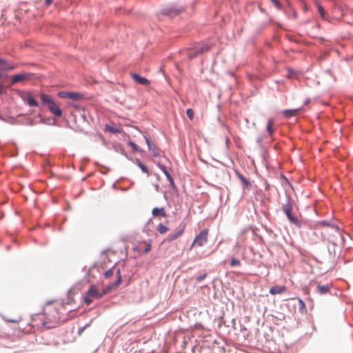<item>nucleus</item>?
Masks as SVG:
<instances>
[{
	"label": "nucleus",
	"instance_id": "19",
	"mask_svg": "<svg viewBox=\"0 0 353 353\" xmlns=\"http://www.w3.org/2000/svg\"><path fill=\"white\" fill-rule=\"evenodd\" d=\"M205 162L206 163L210 164V165H212V167H214V168H218L219 165L223 164V163H221V161H219L218 160L214 159L212 157L210 158L209 160L205 161Z\"/></svg>",
	"mask_w": 353,
	"mask_h": 353
},
{
	"label": "nucleus",
	"instance_id": "8",
	"mask_svg": "<svg viewBox=\"0 0 353 353\" xmlns=\"http://www.w3.org/2000/svg\"><path fill=\"white\" fill-rule=\"evenodd\" d=\"M131 77L137 83L141 85H148L150 84V81L148 79L142 77L136 73H132Z\"/></svg>",
	"mask_w": 353,
	"mask_h": 353
},
{
	"label": "nucleus",
	"instance_id": "27",
	"mask_svg": "<svg viewBox=\"0 0 353 353\" xmlns=\"http://www.w3.org/2000/svg\"><path fill=\"white\" fill-rule=\"evenodd\" d=\"M237 176L239 179L241 180V181L245 185L248 186L250 185L249 181L248 179L244 177L243 175L240 174L239 173H237Z\"/></svg>",
	"mask_w": 353,
	"mask_h": 353
},
{
	"label": "nucleus",
	"instance_id": "15",
	"mask_svg": "<svg viewBox=\"0 0 353 353\" xmlns=\"http://www.w3.org/2000/svg\"><path fill=\"white\" fill-rule=\"evenodd\" d=\"M210 47L208 45H205V46H203L202 47H199L196 49V53H194V54L192 53L190 54V57L194 58L197 54H203L204 52H208L210 50Z\"/></svg>",
	"mask_w": 353,
	"mask_h": 353
},
{
	"label": "nucleus",
	"instance_id": "9",
	"mask_svg": "<svg viewBox=\"0 0 353 353\" xmlns=\"http://www.w3.org/2000/svg\"><path fill=\"white\" fill-rule=\"evenodd\" d=\"M28 79V74L26 73L18 74L12 77V84H15L23 81Z\"/></svg>",
	"mask_w": 353,
	"mask_h": 353
},
{
	"label": "nucleus",
	"instance_id": "37",
	"mask_svg": "<svg viewBox=\"0 0 353 353\" xmlns=\"http://www.w3.org/2000/svg\"><path fill=\"white\" fill-rule=\"evenodd\" d=\"M52 3V0H45V4L46 6H50Z\"/></svg>",
	"mask_w": 353,
	"mask_h": 353
},
{
	"label": "nucleus",
	"instance_id": "22",
	"mask_svg": "<svg viewBox=\"0 0 353 353\" xmlns=\"http://www.w3.org/2000/svg\"><path fill=\"white\" fill-rule=\"evenodd\" d=\"M315 4L318 9V11L319 12L321 17L323 19H325V11L324 8H323V6L318 1H316Z\"/></svg>",
	"mask_w": 353,
	"mask_h": 353
},
{
	"label": "nucleus",
	"instance_id": "21",
	"mask_svg": "<svg viewBox=\"0 0 353 353\" xmlns=\"http://www.w3.org/2000/svg\"><path fill=\"white\" fill-rule=\"evenodd\" d=\"M274 124V121L272 119L268 120L267 125V130L270 135L272 134V133L274 132V129L273 128Z\"/></svg>",
	"mask_w": 353,
	"mask_h": 353
},
{
	"label": "nucleus",
	"instance_id": "28",
	"mask_svg": "<svg viewBox=\"0 0 353 353\" xmlns=\"http://www.w3.org/2000/svg\"><path fill=\"white\" fill-rule=\"evenodd\" d=\"M230 266H232V267H234V266H240V265H241V261H240L239 259H232L230 261Z\"/></svg>",
	"mask_w": 353,
	"mask_h": 353
},
{
	"label": "nucleus",
	"instance_id": "13",
	"mask_svg": "<svg viewBox=\"0 0 353 353\" xmlns=\"http://www.w3.org/2000/svg\"><path fill=\"white\" fill-rule=\"evenodd\" d=\"M331 289V285L327 284V285H318L316 287V291L321 294H325L328 292H330Z\"/></svg>",
	"mask_w": 353,
	"mask_h": 353
},
{
	"label": "nucleus",
	"instance_id": "34",
	"mask_svg": "<svg viewBox=\"0 0 353 353\" xmlns=\"http://www.w3.org/2000/svg\"><path fill=\"white\" fill-rule=\"evenodd\" d=\"M207 276V274L206 273H204L203 274L201 275V276H199L196 277V281L200 282L202 280H203L204 279H205V277Z\"/></svg>",
	"mask_w": 353,
	"mask_h": 353
},
{
	"label": "nucleus",
	"instance_id": "36",
	"mask_svg": "<svg viewBox=\"0 0 353 353\" xmlns=\"http://www.w3.org/2000/svg\"><path fill=\"white\" fill-rule=\"evenodd\" d=\"M89 326V324H86L84 327H81L79 330V334L81 335L83 332L85 330V329Z\"/></svg>",
	"mask_w": 353,
	"mask_h": 353
},
{
	"label": "nucleus",
	"instance_id": "25",
	"mask_svg": "<svg viewBox=\"0 0 353 353\" xmlns=\"http://www.w3.org/2000/svg\"><path fill=\"white\" fill-rule=\"evenodd\" d=\"M136 161H137V165H139V167L141 169V170H142L143 172H145V173H146L147 174H149V172H148V170L147 167H146L145 165H143V163H141L139 159H136Z\"/></svg>",
	"mask_w": 353,
	"mask_h": 353
},
{
	"label": "nucleus",
	"instance_id": "38",
	"mask_svg": "<svg viewBox=\"0 0 353 353\" xmlns=\"http://www.w3.org/2000/svg\"><path fill=\"white\" fill-rule=\"evenodd\" d=\"M4 92L3 85L0 84V94H2Z\"/></svg>",
	"mask_w": 353,
	"mask_h": 353
},
{
	"label": "nucleus",
	"instance_id": "31",
	"mask_svg": "<svg viewBox=\"0 0 353 353\" xmlns=\"http://www.w3.org/2000/svg\"><path fill=\"white\" fill-rule=\"evenodd\" d=\"M186 114H187V116L190 119V120H193L194 119V112L193 111L192 109L191 108H189L186 110Z\"/></svg>",
	"mask_w": 353,
	"mask_h": 353
},
{
	"label": "nucleus",
	"instance_id": "30",
	"mask_svg": "<svg viewBox=\"0 0 353 353\" xmlns=\"http://www.w3.org/2000/svg\"><path fill=\"white\" fill-rule=\"evenodd\" d=\"M106 129L112 132V133H118V132H121V130L118 128H117L116 127H114V126H108L107 125L106 126Z\"/></svg>",
	"mask_w": 353,
	"mask_h": 353
},
{
	"label": "nucleus",
	"instance_id": "40",
	"mask_svg": "<svg viewBox=\"0 0 353 353\" xmlns=\"http://www.w3.org/2000/svg\"><path fill=\"white\" fill-rule=\"evenodd\" d=\"M1 77V74H0V77Z\"/></svg>",
	"mask_w": 353,
	"mask_h": 353
},
{
	"label": "nucleus",
	"instance_id": "35",
	"mask_svg": "<svg viewBox=\"0 0 353 353\" xmlns=\"http://www.w3.org/2000/svg\"><path fill=\"white\" fill-rule=\"evenodd\" d=\"M299 303L300 305V310L304 309L305 307V303L302 299H299Z\"/></svg>",
	"mask_w": 353,
	"mask_h": 353
},
{
	"label": "nucleus",
	"instance_id": "16",
	"mask_svg": "<svg viewBox=\"0 0 353 353\" xmlns=\"http://www.w3.org/2000/svg\"><path fill=\"white\" fill-rule=\"evenodd\" d=\"M159 167L161 168V170H162L163 174L165 175L166 178L168 179V180L170 182V184L172 187H174L175 184H174V180H173L172 177L171 176L170 174L168 172V171L165 168V167L164 165H162L161 164H159Z\"/></svg>",
	"mask_w": 353,
	"mask_h": 353
},
{
	"label": "nucleus",
	"instance_id": "6",
	"mask_svg": "<svg viewBox=\"0 0 353 353\" xmlns=\"http://www.w3.org/2000/svg\"><path fill=\"white\" fill-rule=\"evenodd\" d=\"M152 249V241H143L139 242L134 248L139 253L148 254Z\"/></svg>",
	"mask_w": 353,
	"mask_h": 353
},
{
	"label": "nucleus",
	"instance_id": "39",
	"mask_svg": "<svg viewBox=\"0 0 353 353\" xmlns=\"http://www.w3.org/2000/svg\"><path fill=\"white\" fill-rule=\"evenodd\" d=\"M145 141L147 142V143L148 145L149 148L151 149V145H150V143L149 140L146 137H145Z\"/></svg>",
	"mask_w": 353,
	"mask_h": 353
},
{
	"label": "nucleus",
	"instance_id": "2",
	"mask_svg": "<svg viewBox=\"0 0 353 353\" xmlns=\"http://www.w3.org/2000/svg\"><path fill=\"white\" fill-rule=\"evenodd\" d=\"M59 319V314L54 309L46 310L43 313H39L34 315L32 318V326L33 327H51L55 326L52 325L57 323Z\"/></svg>",
	"mask_w": 353,
	"mask_h": 353
},
{
	"label": "nucleus",
	"instance_id": "24",
	"mask_svg": "<svg viewBox=\"0 0 353 353\" xmlns=\"http://www.w3.org/2000/svg\"><path fill=\"white\" fill-rule=\"evenodd\" d=\"M119 270V268H110V270H108V271H106L105 273H104V276L105 278H110L112 275H113L114 272H115L117 274V271Z\"/></svg>",
	"mask_w": 353,
	"mask_h": 353
},
{
	"label": "nucleus",
	"instance_id": "20",
	"mask_svg": "<svg viewBox=\"0 0 353 353\" xmlns=\"http://www.w3.org/2000/svg\"><path fill=\"white\" fill-rule=\"evenodd\" d=\"M291 207L290 205H285L283 207V211L285 213L286 216H288V218L292 221H294V217L292 214V212H291Z\"/></svg>",
	"mask_w": 353,
	"mask_h": 353
},
{
	"label": "nucleus",
	"instance_id": "4",
	"mask_svg": "<svg viewBox=\"0 0 353 353\" xmlns=\"http://www.w3.org/2000/svg\"><path fill=\"white\" fill-rule=\"evenodd\" d=\"M41 100L43 103L46 105L49 110L56 117H60L62 116V111L57 104L50 98V96L46 94H41Z\"/></svg>",
	"mask_w": 353,
	"mask_h": 353
},
{
	"label": "nucleus",
	"instance_id": "17",
	"mask_svg": "<svg viewBox=\"0 0 353 353\" xmlns=\"http://www.w3.org/2000/svg\"><path fill=\"white\" fill-rule=\"evenodd\" d=\"M6 321L9 323H19L23 320V318L21 315H19L17 316H6L5 318Z\"/></svg>",
	"mask_w": 353,
	"mask_h": 353
},
{
	"label": "nucleus",
	"instance_id": "18",
	"mask_svg": "<svg viewBox=\"0 0 353 353\" xmlns=\"http://www.w3.org/2000/svg\"><path fill=\"white\" fill-rule=\"evenodd\" d=\"M298 112L299 109H293L284 110L282 113L285 117L289 118L296 115Z\"/></svg>",
	"mask_w": 353,
	"mask_h": 353
},
{
	"label": "nucleus",
	"instance_id": "7",
	"mask_svg": "<svg viewBox=\"0 0 353 353\" xmlns=\"http://www.w3.org/2000/svg\"><path fill=\"white\" fill-rule=\"evenodd\" d=\"M61 97L63 98H68L74 101H77L83 98V95L79 93L73 92H60L59 94Z\"/></svg>",
	"mask_w": 353,
	"mask_h": 353
},
{
	"label": "nucleus",
	"instance_id": "14",
	"mask_svg": "<svg viewBox=\"0 0 353 353\" xmlns=\"http://www.w3.org/2000/svg\"><path fill=\"white\" fill-rule=\"evenodd\" d=\"M152 214L154 217H165L166 216V212L165 211V209L163 208H155L152 210Z\"/></svg>",
	"mask_w": 353,
	"mask_h": 353
},
{
	"label": "nucleus",
	"instance_id": "10",
	"mask_svg": "<svg viewBox=\"0 0 353 353\" xmlns=\"http://www.w3.org/2000/svg\"><path fill=\"white\" fill-rule=\"evenodd\" d=\"M184 230H185V227H183V228L177 230L175 232L170 234L168 236V237L166 239V241H168V242H171V241L178 239L179 237H180L183 234Z\"/></svg>",
	"mask_w": 353,
	"mask_h": 353
},
{
	"label": "nucleus",
	"instance_id": "32",
	"mask_svg": "<svg viewBox=\"0 0 353 353\" xmlns=\"http://www.w3.org/2000/svg\"><path fill=\"white\" fill-rule=\"evenodd\" d=\"M272 3L274 4V6L278 8V9H281V4L280 3V2L278 1V0H271Z\"/></svg>",
	"mask_w": 353,
	"mask_h": 353
},
{
	"label": "nucleus",
	"instance_id": "23",
	"mask_svg": "<svg viewBox=\"0 0 353 353\" xmlns=\"http://www.w3.org/2000/svg\"><path fill=\"white\" fill-rule=\"evenodd\" d=\"M157 230L161 234H163L169 231V228L163 224L159 223L157 226Z\"/></svg>",
	"mask_w": 353,
	"mask_h": 353
},
{
	"label": "nucleus",
	"instance_id": "5",
	"mask_svg": "<svg viewBox=\"0 0 353 353\" xmlns=\"http://www.w3.org/2000/svg\"><path fill=\"white\" fill-rule=\"evenodd\" d=\"M208 230L205 229L199 232V234L195 237L192 242L190 249L194 246L201 247L204 245L208 241Z\"/></svg>",
	"mask_w": 353,
	"mask_h": 353
},
{
	"label": "nucleus",
	"instance_id": "1",
	"mask_svg": "<svg viewBox=\"0 0 353 353\" xmlns=\"http://www.w3.org/2000/svg\"><path fill=\"white\" fill-rule=\"evenodd\" d=\"M121 283V275L120 270L117 271V280L113 283L107 285L105 288L100 290L96 285H90L88 291L85 292L83 299L85 303L89 305L94 299H99L105 294L116 290Z\"/></svg>",
	"mask_w": 353,
	"mask_h": 353
},
{
	"label": "nucleus",
	"instance_id": "33",
	"mask_svg": "<svg viewBox=\"0 0 353 353\" xmlns=\"http://www.w3.org/2000/svg\"><path fill=\"white\" fill-rule=\"evenodd\" d=\"M319 225H323V226H328L329 227L328 230L330 228L331 226L333 225H330L327 221H320V222H319Z\"/></svg>",
	"mask_w": 353,
	"mask_h": 353
},
{
	"label": "nucleus",
	"instance_id": "29",
	"mask_svg": "<svg viewBox=\"0 0 353 353\" xmlns=\"http://www.w3.org/2000/svg\"><path fill=\"white\" fill-rule=\"evenodd\" d=\"M129 145L132 148V152H141L140 150L138 149L137 145L134 143L130 141Z\"/></svg>",
	"mask_w": 353,
	"mask_h": 353
},
{
	"label": "nucleus",
	"instance_id": "3",
	"mask_svg": "<svg viewBox=\"0 0 353 353\" xmlns=\"http://www.w3.org/2000/svg\"><path fill=\"white\" fill-rule=\"evenodd\" d=\"M323 236L334 245H337L342 242L343 237L340 229L335 225L331 226L329 230L325 231Z\"/></svg>",
	"mask_w": 353,
	"mask_h": 353
},
{
	"label": "nucleus",
	"instance_id": "12",
	"mask_svg": "<svg viewBox=\"0 0 353 353\" xmlns=\"http://www.w3.org/2000/svg\"><path fill=\"white\" fill-rule=\"evenodd\" d=\"M286 291V288L285 286H279V285H275L272 287L270 289V293L272 295L275 294H280Z\"/></svg>",
	"mask_w": 353,
	"mask_h": 353
},
{
	"label": "nucleus",
	"instance_id": "11",
	"mask_svg": "<svg viewBox=\"0 0 353 353\" xmlns=\"http://www.w3.org/2000/svg\"><path fill=\"white\" fill-rule=\"evenodd\" d=\"M22 99L24 101H26L30 106L37 107L38 105V103L33 98L30 93H27L23 97H22Z\"/></svg>",
	"mask_w": 353,
	"mask_h": 353
},
{
	"label": "nucleus",
	"instance_id": "26",
	"mask_svg": "<svg viewBox=\"0 0 353 353\" xmlns=\"http://www.w3.org/2000/svg\"><path fill=\"white\" fill-rule=\"evenodd\" d=\"M0 68L2 70H11V69L13 68L11 66L6 65V61L4 60H3V59H0Z\"/></svg>",
	"mask_w": 353,
	"mask_h": 353
}]
</instances>
